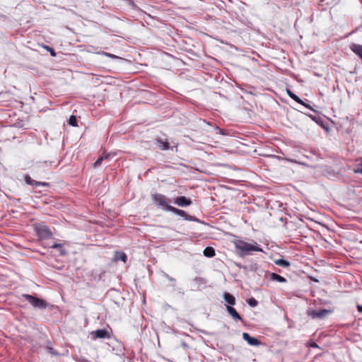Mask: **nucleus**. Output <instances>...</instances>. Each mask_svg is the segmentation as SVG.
Segmentation results:
<instances>
[{
	"instance_id": "4be33fe9",
	"label": "nucleus",
	"mask_w": 362,
	"mask_h": 362,
	"mask_svg": "<svg viewBox=\"0 0 362 362\" xmlns=\"http://www.w3.org/2000/svg\"><path fill=\"white\" fill-rule=\"evenodd\" d=\"M68 123H69V124H70L73 127H78V121H77L76 117L74 115L70 116Z\"/></svg>"
},
{
	"instance_id": "2eb2a0df",
	"label": "nucleus",
	"mask_w": 362,
	"mask_h": 362,
	"mask_svg": "<svg viewBox=\"0 0 362 362\" xmlns=\"http://www.w3.org/2000/svg\"><path fill=\"white\" fill-rule=\"evenodd\" d=\"M115 261L122 260L123 262L125 263L127 260V257L124 252L117 251V252H115Z\"/></svg>"
},
{
	"instance_id": "f3484780",
	"label": "nucleus",
	"mask_w": 362,
	"mask_h": 362,
	"mask_svg": "<svg viewBox=\"0 0 362 362\" xmlns=\"http://www.w3.org/2000/svg\"><path fill=\"white\" fill-rule=\"evenodd\" d=\"M354 172L355 173H362V158L356 160Z\"/></svg>"
},
{
	"instance_id": "20e7f679",
	"label": "nucleus",
	"mask_w": 362,
	"mask_h": 362,
	"mask_svg": "<svg viewBox=\"0 0 362 362\" xmlns=\"http://www.w3.org/2000/svg\"><path fill=\"white\" fill-rule=\"evenodd\" d=\"M23 297L35 308L45 309L47 306V303L45 300L35 297L32 295L23 294Z\"/></svg>"
},
{
	"instance_id": "f8f14e48",
	"label": "nucleus",
	"mask_w": 362,
	"mask_h": 362,
	"mask_svg": "<svg viewBox=\"0 0 362 362\" xmlns=\"http://www.w3.org/2000/svg\"><path fill=\"white\" fill-rule=\"evenodd\" d=\"M351 49L362 59V45L357 44H352L350 47Z\"/></svg>"
},
{
	"instance_id": "39448f33",
	"label": "nucleus",
	"mask_w": 362,
	"mask_h": 362,
	"mask_svg": "<svg viewBox=\"0 0 362 362\" xmlns=\"http://www.w3.org/2000/svg\"><path fill=\"white\" fill-rule=\"evenodd\" d=\"M94 339H110V334L109 332L105 329H98L91 332Z\"/></svg>"
},
{
	"instance_id": "dca6fc26",
	"label": "nucleus",
	"mask_w": 362,
	"mask_h": 362,
	"mask_svg": "<svg viewBox=\"0 0 362 362\" xmlns=\"http://www.w3.org/2000/svg\"><path fill=\"white\" fill-rule=\"evenodd\" d=\"M203 253L206 257H213L216 255L215 250L212 247H206Z\"/></svg>"
},
{
	"instance_id": "1a4fd4ad",
	"label": "nucleus",
	"mask_w": 362,
	"mask_h": 362,
	"mask_svg": "<svg viewBox=\"0 0 362 362\" xmlns=\"http://www.w3.org/2000/svg\"><path fill=\"white\" fill-rule=\"evenodd\" d=\"M25 182L30 185L38 187V186H48L49 184L47 182H38L33 180L30 175H25L24 176Z\"/></svg>"
},
{
	"instance_id": "4468645a",
	"label": "nucleus",
	"mask_w": 362,
	"mask_h": 362,
	"mask_svg": "<svg viewBox=\"0 0 362 362\" xmlns=\"http://www.w3.org/2000/svg\"><path fill=\"white\" fill-rule=\"evenodd\" d=\"M286 92H287V94L288 95V96L291 98H292L293 100H294L296 102H297L298 103H299L300 105H305V103H303V101L298 95H296L294 93H293L291 90L287 89Z\"/></svg>"
},
{
	"instance_id": "aec40b11",
	"label": "nucleus",
	"mask_w": 362,
	"mask_h": 362,
	"mask_svg": "<svg viewBox=\"0 0 362 362\" xmlns=\"http://www.w3.org/2000/svg\"><path fill=\"white\" fill-rule=\"evenodd\" d=\"M275 264L284 267H288L290 266V262L283 259L276 260Z\"/></svg>"
},
{
	"instance_id": "0eeeda50",
	"label": "nucleus",
	"mask_w": 362,
	"mask_h": 362,
	"mask_svg": "<svg viewBox=\"0 0 362 362\" xmlns=\"http://www.w3.org/2000/svg\"><path fill=\"white\" fill-rule=\"evenodd\" d=\"M329 313H330V311L327 309H322L319 311L312 310L309 313V315L311 316L312 318H313V319L323 318Z\"/></svg>"
},
{
	"instance_id": "bb28decb",
	"label": "nucleus",
	"mask_w": 362,
	"mask_h": 362,
	"mask_svg": "<svg viewBox=\"0 0 362 362\" xmlns=\"http://www.w3.org/2000/svg\"><path fill=\"white\" fill-rule=\"evenodd\" d=\"M313 279V281H317V282L318 281V280H317V279Z\"/></svg>"
},
{
	"instance_id": "9b49d317",
	"label": "nucleus",
	"mask_w": 362,
	"mask_h": 362,
	"mask_svg": "<svg viewBox=\"0 0 362 362\" xmlns=\"http://www.w3.org/2000/svg\"><path fill=\"white\" fill-rule=\"evenodd\" d=\"M156 144L161 150H168L170 148V144L167 140L163 141L161 139H156Z\"/></svg>"
},
{
	"instance_id": "6e6552de",
	"label": "nucleus",
	"mask_w": 362,
	"mask_h": 362,
	"mask_svg": "<svg viewBox=\"0 0 362 362\" xmlns=\"http://www.w3.org/2000/svg\"><path fill=\"white\" fill-rule=\"evenodd\" d=\"M243 338L252 346H259L261 344V341L257 338L251 337L248 333L244 332L243 334Z\"/></svg>"
},
{
	"instance_id": "a878e982",
	"label": "nucleus",
	"mask_w": 362,
	"mask_h": 362,
	"mask_svg": "<svg viewBox=\"0 0 362 362\" xmlns=\"http://www.w3.org/2000/svg\"><path fill=\"white\" fill-rule=\"evenodd\" d=\"M51 54L52 56H55V52L53 49H51Z\"/></svg>"
},
{
	"instance_id": "f257e3e1",
	"label": "nucleus",
	"mask_w": 362,
	"mask_h": 362,
	"mask_svg": "<svg viewBox=\"0 0 362 362\" xmlns=\"http://www.w3.org/2000/svg\"><path fill=\"white\" fill-rule=\"evenodd\" d=\"M153 200L156 206L163 207L167 211H171L177 215L184 217L186 220H192V216H189L185 211L169 205L168 203V198L165 195L161 194H155L153 196Z\"/></svg>"
},
{
	"instance_id": "b1692460",
	"label": "nucleus",
	"mask_w": 362,
	"mask_h": 362,
	"mask_svg": "<svg viewBox=\"0 0 362 362\" xmlns=\"http://www.w3.org/2000/svg\"><path fill=\"white\" fill-rule=\"evenodd\" d=\"M103 54L106 57H110L112 59H118L119 58L117 56L112 54L111 53H108V52H103Z\"/></svg>"
},
{
	"instance_id": "9d476101",
	"label": "nucleus",
	"mask_w": 362,
	"mask_h": 362,
	"mask_svg": "<svg viewBox=\"0 0 362 362\" xmlns=\"http://www.w3.org/2000/svg\"><path fill=\"white\" fill-rule=\"evenodd\" d=\"M226 310H227L228 313L231 315V317L234 320H240V321L243 320L241 316L239 315V313L236 311V310L233 307L227 305Z\"/></svg>"
},
{
	"instance_id": "a211bd4d",
	"label": "nucleus",
	"mask_w": 362,
	"mask_h": 362,
	"mask_svg": "<svg viewBox=\"0 0 362 362\" xmlns=\"http://www.w3.org/2000/svg\"><path fill=\"white\" fill-rule=\"evenodd\" d=\"M224 299L230 305L235 304V297L233 295L230 294L229 293H224Z\"/></svg>"
},
{
	"instance_id": "423d86ee",
	"label": "nucleus",
	"mask_w": 362,
	"mask_h": 362,
	"mask_svg": "<svg viewBox=\"0 0 362 362\" xmlns=\"http://www.w3.org/2000/svg\"><path fill=\"white\" fill-rule=\"evenodd\" d=\"M174 203L179 206H187L192 204V200L189 198H187L184 196L178 197L175 199Z\"/></svg>"
},
{
	"instance_id": "5701e85b",
	"label": "nucleus",
	"mask_w": 362,
	"mask_h": 362,
	"mask_svg": "<svg viewBox=\"0 0 362 362\" xmlns=\"http://www.w3.org/2000/svg\"><path fill=\"white\" fill-rule=\"evenodd\" d=\"M247 303L251 307H255L258 304L257 300H255L254 298H250L247 299Z\"/></svg>"
},
{
	"instance_id": "6ab92c4d",
	"label": "nucleus",
	"mask_w": 362,
	"mask_h": 362,
	"mask_svg": "<svg viewBox=\"0 0 362 362\" xmlns=\"http://www.w3.org/2000/svg\"><path fill=\"white\" fill-rule=\"evenodd\" d=\"M53 249H59V254L61 256H64L66 255V250L63 247V245L60 243H54L51 246Z\"/></svg>"
},
{
	"instance_id": "7ed1b4c3",
	"label": "nucleus",
	"mask_w": 362,
	"mask_h": 362,
	"mask_svg": "<svg viewBox=\"0 0 362 362\" xmlns=\"http://www.w3.org/2000/svg\"><path fill=\"white\" fill-rule=\"evenodd\" d=\"M35 230L40 240L51 238L53 236V233L46 225H35Z\"/></svg>"
},
{
	"instance_id": "ddd939ff",
	"label": "nucleus",
	"mask_w": 362,
	"mask_h": 362,
	"mask_svg": "<svg viewBox=\"0 0 362 362\" xmlns=\"http://www.w3.org/2000/svg\"><path fill=\"white\" fill-rule=\"evenodd\" d=\"M269 276H270V279L272 281H277L279 283H286L287 281V280L284 277H283L276 273H270Z\"/></svg>"
},
{
	"instance_id": "393cba45",
	"label": "nucleus",
	"mask_w": 362,
	"mask_h": 362,
	"mask_svg": "<svg viewBox=\"0 0 362 362\" xmlns=\"http://www.w3.org/2000/svg\"><path fill=\"white\" fill-rule=\"evenodd\" d=\"M358 310L360 312V313H362V305H358Z\"/></svg>"
},
{
	"instance_id": "412c9836",
	"label": "nucleus",
	"mask_w": 362,
	"mask_h": 362,
	"mask_svg": "<svg viewBox=\"0 0 362 362\" xmlns=\"http://www.w3.org/2000/svg\"><path fill=\"white\" fill-rule=\"evenodd\" d=\"M107 158H108V156L106 154H103V156H100L96 160V161L93 163V167L96 168V167L99 166L102 163L103 160L104 159H107Z\"/></svg>"
},
{
	"instance_id": "f03ea898",
	"label": "nucleus",
	"mask_w": 362,
	"mask_h": 362,
	"mask_svg": "<svg viewBox=\"0 0 362 362\" xmlns=\"http://www.w3.org/2000/svg\"><path fill=\"white\" fill-rule=\"evenodd\" d=\"M235 248L238 251V255L243 257L250 252H262V249L255 243V244H250L242 240H235L233 242Z\"/></svg>"
}]
</instances>
